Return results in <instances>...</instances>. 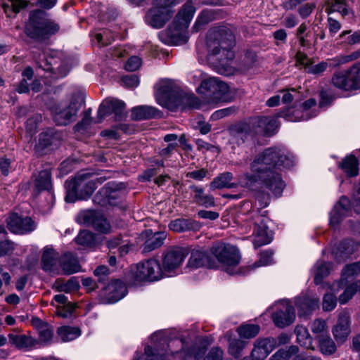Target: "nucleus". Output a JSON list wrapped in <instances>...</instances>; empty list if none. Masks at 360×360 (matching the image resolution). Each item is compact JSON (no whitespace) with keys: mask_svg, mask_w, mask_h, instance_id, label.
Returning <instances> with one entry per match:
<instances>
[{"mask_svg":"<svg viewBox=\"0 0 360 360\" xmlns=\"http://www.w3.org/2000/svg\"><path fill=\"white\" fill-rule=\"evenodd\" d=\"M75 308V304L68 302L63 307H58L56 314L65 319L70 318L72 316Z\"/></svg>","mask_w":360,"mask_h":360,"instance_id":"nucleus-62","label":"nucleus"},{"mask_svg":"<svg viewBox=\"0 0 360 360\" xmlns=\"http://www.w3.org/2000/svg\"><path fill=\"white\" fill-rule=\"evenodd\" d=\"M274 338L258 339L251 352L252 360H264L275 349Z\"/></svg>","mask_w":360,"mask_h":360,"instance_id":"nucleus-27","label":"nucleus"},{"mask_svg":"<svg viewBox=\"0 0 360 360\" xmlns=\"http://www.w3.org/2000/svg\"><path fill=\"white\" fill-rule=\"evenodd\" d=\"M77 244L89 248H94L98 245L96 233L89 230H82L75 238Z\"/></svg>","mask_w":360,"mask_h":360,"instance_id":"nucleus-37","label":"nucleus"},{"mask_svg":"<svg viewBox=\"0 0 360 360\" xmlns=\"http://www.w3.org/2000/svg\"><path fill=\"white\" fill-rule=\"evenodd\" d=\"M60 143L61 134L60 133H55L53 134L51 129L46 131V151L58 148L60 146Z\"/></svg>","mask_w":360,"mask_h":360,"instance_id":"nucleus-51","label":"nucleus"},{"mask_svg":"<svg viewBox=\"0 0 360 360\" xmlns=\"http://www.w3.org/2000/svg\"><path fill=\"white\" fill-rule=\"evenodd\" d=\"M319 299L308 295H302L295 298V305L298 316L308 319L312 313L319 308Z\"/></svg>","mask_w":360,"mask_h":360,"instance_id":"nucleus-24","label":"nucleus"},{"mask_svg":"<svg viewBox=\"0 0 360 360\" xmlns=\"http://www.w3.org/2000/svg\"><path fill=\"white\" fill-rule=\"evenodd\" d=\"M317 341L321 352L324 355H332L337 349L335 343L328 335H320L317 337Z\"/></svg>","mask_w":360,"mask_h":360,"instance_id":"nucleus-39","label":"nucleus"},{"mask_svg":"<svg viewBox=\"0 0 360 360\" xmlns=\"http://www.w3.org/2000/svg\"><path fill=\"white\" fill-rule=\"evenodd\" d=\"M91 110L89 108L84 112V116L82 120L77 122L75 126L76 131H80L86 129L91 124L92 119L91 117Z\"/></svg>","mask_w":360,"mask_h":360,"instance_id":"nucleus-63","label":"nucleus"},{"mask_svg":"<svg viewBox=\"0 0 360 360\" xmlns=\"http://www.w3.org/2000/svg\"><path fill=\"white\" fill-rule=\"evenodd\" d=\"M249 123L251 125L254 136L257 135L270 136L274 134L278 127L276 119L271 117H252L249 120Z\"/></svg>","mask_w":360,"mask_h":360,"instance_id":"nucleus-21","label":"nucleus"},{"mask_svg":"<svg viewBox=\"0 0 360 360\" xmlns=\"http://www.w3.org/2000/svg\"><path fill=\"white\" fill-rule=\"evenodd\" d=\"M166 238L165 232H156L148 238L142 245V252L148 253L161 247Z\"/></svg>","mask_w":360,"mask_h":360,"instance_id":"nucleus-36","label":"nucleus"},{"mask_svg":"<svg viewBox=\"0 0 360 360\" xmlns=\"http://www.w3.org/2000/svg\"><path fill=\"white\" fill-rule=\"evenodd\" d=\"M230 333L231 332H227L226 334V337H229V352L235 358H239L242 355L241 352L245 346L246 342L240 339H230Z\"/></svg>","mask_w":360,"mask_h":360,"instance_id":"nucleus-44","label":"nucleus"},{"mask_svg":"<svg viewBox=\"0 0 360 360\" xmlns=\"http://www.w3.org/2000/svg\"><path fill=\"white\" fill-rule=\"evenodd\" d=\"M104 294L111 303L117 302L124 297L127 292V288L125 284L119 279L110 281L104 287H102Z\"/></svg>","mask_w":360,"mask_h":360,"instance_id":"nucleus-28","label":"nucleus"},{"mask_svg":"<svg viewBox=\"0 0 360 360\" xmlns=\"http://www.w3.org/2000/svg\"><path fill=\"white\" fill-rule=\"evenodd\" d=\"M218 11L212 9H204L198 16V18L205 25L217 19Z\"/></svg>","mask_w":360,"mask_h":360,"instance_id":"nucleus-58","label":"nucleus"},{"mask_svg":"<svg viewBox=\"0 0 360 360\" xmlns=\"http://www.w3.org/2000/svg\"><path fill=\"white\" fill-rule=\"evenodd\" d=\"M360 274V262L347 264L342 271L341 282L347 277L357 276Z\"/></svg>","mask_w":360,"mask_h":360,"instance_id":"nucleus-52","label":"nucleus"},{"mask_svg":"<svg viewBox=\"0 0 360 360\" xmlns=\"http://www.w3.org/2000/svg\"><path fill=\"white\" fill-rule=\"evenodd\" d=\"M358 291L360 292V280L354 282L345 288L339 296L340 303L342 304H346Z\"/></svg>","mask_w":360,"mask_h":360,"instance_id":"nucleus-45","label":"nucleus"},{"mask_svg":"<svg viewBox=\"0 0 360 360\" xmlns=\"http://www.w3.org/2000/svg\"><path fill=\"white\" fill-rule=\"evenodd\" d=\"M163 271L160 262L154 259H148L139 264L134 273L137 281H155L163 277Z\"/></svg>","mask_w":360,"mask_h":360,"instance_id":"nucleus-13","label":"nucleus"},{"mask_svg":"<svg viewBox=\"0 0 360 360\" xmlns=\"http://www.w3.org/2000/svg\"><path fill=\"white\" fill-rule=\"evenodd\" d=\"M274 254V252L270 249L261 252L259 259L255 264V266L271 264L273 262Z\"/></svg>","mask_w":360,"mask_h":360,"instance_id":"nucleus-61","label":"nucleus"},{"mask_svg":"<svg viewBox=\"0 0 360 360\" xmlns=\"http://www.w3.org/2000/svg\"><path fill=\"white\" fill-rule=\"evenodd\" d=\"M311 330L314 334H315V338L320 335H328L327 333V325L324 320L321 319H315L311 326Z\"/></svg>","mask_w":360,"mask_h":360,"instance_id":"nucleus-53","label":"nucleus"},{"mask_svg":"<svg viewBox=\"0 0 360 360\" xmlns=\"http://www.w3.org/2000/svg\"><path fill=\"white\" fill-rule=\"evenodd\" d=\"M293 163L292 157L286 150L269 148L255 156L250 164V172L241 175L239 181L243 188L253 193L260 209L266 207L271 196L264 188L280 197L285 187L280 167L289 168Z\"/></svg>","mask_w":360,"mask_h":360,"instance_id":"nucleus-1","label":"nucleus"},{"mask_svg":"<svg viewBox=\"0 0 360 360\" xmlns=\"http://www.w3.org/2000/svg\"><path fill=\"white\" fill-rule=\"evenodd\" d=\"M195 12V8L185 4L177 13L174 22L162 34V41L171 45L186 44L189 39L187 28Z\"/></svg>","mask_w":360,"mask_h":360,"instance_id":"nucleus-4","label":"nucleus"},{"mask_svg":"<svg viewBox=\"0 0 360 360\" xmlns=\"http://www.w3.org/2000/svg\"><path fill=\"white\" fill-rule=\"evenodd\" d=\"M235 45V37L232 31L224 26L211 29L207 37L208 56L219 65L224 66L234 56L232 49Z\"/></svg>","mask_w":360,"mask_h":360,"instance_id":"nucleus-3","label":"nucleus"},{"mask_svg":"<svg viewBox=\"0 0 360 360\" xmlns=\"http://www.w3.org/2000/svg\"><path fill=\"white\" fill-rule=\"evenodd\" d=\"M337 304V298L333 293H326L323 298V309L325 311H332Z\"/></svg>","mask_w":360,"mask_h":360,"instance_id":"nucleus-60","label":"nucleus"},{"mask_svg":"<svg viewBox=\"0 0 360 360\" xmlns=\"http://www.w3.org/2000/svg\"><path fill=\"white\" fill-rule=\"evenodd\" d=\"M260 330L257 324L242 325L238 328L237 331L241 338L250 339L257 336Z\"/></svg>","mask_w":360,"mask_h":360,"instance_id":"nucleus-46","label":"nucleus"},{"mask_svg":"<svg viewBox=\"0 0 360 360\" xmlns=\"http://www.w3.org/2000/svg\"><path fill=\"white\" fill-rule=\"evenodd\" d=\"M156 99L158 103L171 111L178 108L182 110L198 109L200 101L193 94H186L169 79L162 80L158 84Z\"/></svg>","mask_w":360,"mask_h":360,"instance_id":"nucleus-2","label":"nucleus"},{"mask_svg":"<svg viewBox=\"0 0 360 360\" xmlns=\"http://www.w3.org/2000/svg\"><path fill=\"white\" fill-rule=\"evenodd\" d=\"M81 222L87 226H91L96 232L101 234H109L112 231V226L105 214L94 210L82 211L79 214Z\"/></svg>","mask_w":360,"mask_h":360,"instance_id":"nucleus-12","label":"nucleus"},{"mask_svg":"<svg viewBox=\"0 0 360 360\" xmlns=\"http://www.w3.org/2000/svg\"><path fill=\"white\" fill-rule=\"evenodd\" d=\"M110 269L107 266L101 265L96 267L94 271V276L97 278V283L104 287L109 283Z\"/></svg>","mask_w":360,"mask_h":360,"instance_id":"nucleus-49","label":"nucleus"},{"mask_svg":"<svg viewBox=\"0 0 360 360\" xmlns=\"http://www.w3.org/2000/svg\"><path fill=\"white\" fill-rule=\"evenodd\" d=\"M33 194L35 197L45 190V170H41L32 175Z\"/></svg>","mask_w":360,"mask_h":360,"instance_id":"nucleus-43","label":"nucleus"},{"mask_svg":"<svg viewBox=\"0 0 360 360\" xmlns=\"http://www.w3.org/2000/svg\"><path fill=\"white\" fill-rule=\"evenodd\" d=\"M173 14L174 11L170 8L153 5L147 11L145 20L151 27L160 29L172 18Z\"/></svg>","mask_w":360,"mask_h":360,"instance_id":"nucleus-18","label":"nucleus"},{"mask_svg":"<svg viewBox=\"0 0 360 360\" xmlns=\"http://www.w3.org/2000/svg\"><path fill=\"white\" fill-rule=\"evenodd\" d=\"M257 59V55L252 51H248L245 53L244 58L240 64V69L242 71H247L250 69Z\"/></svg>","mask_w":360,"mask_h":360,"instance_id":"nucleus-56","label":"nucleus"},{"mask_svg":"<svg viewBox=\"0 0 360 360\" xmlns=\"http://www.w3.org/2000/svg\"><path fill=\"white\" fill-rule=\"evenodd\" d=\"M105 188H108V193L107 194V199L109 201L108 205H117V200L120 198V193L117 188L115 186V184L109 182L105 184Z\"/></svg>","mask_w":360,"mask_h":360,"instance_id":"nucleus-54","label":"nucleus"},{"mask_svg":"<svg viewBox=\"0 0 360 360\" xmlns=\"http://www.w3.org/2000/svg\"><path fill=\"white\" fill-rule=\"evenodd\" d=\"M299 352V347L291 345L286 349H281L276 352L269 360H289L294 354Z\"/></svg>","mask_w":360,"mask_h":360,"instance_id":"nucleus-47","label":"nucleus"},{"mask_svg":"<svg viewBox=\"0 0 360 360\" xmlns=\"http://www.w3.org/2000/svg\"><path fill=\"white\" fill-rule=\"evenodd\" d=\"M266 215L267 211H263L261 214H256L253 217L255 224L253 245L255 248L269 244L272 240V233L268 230Z\"/></svg>","mask_w":360,"mask_h":360,"instance_id":"nucleus-15","label":"nucleus"},{"mask_svg":"<svg viewBox=\"0 0 360 360\" xmlns=\"http://www.w3.org/2000/svg\"><path fill=\"white\" fill-rule=\"evenodd\" d=\"M339 167L349 176H356L359 174V160L354 155L346 156L339 163Z\"/></svg>","mask_w":360,"mask_h":360,"instance_id":"nucleus-35","label":"nucleus"},{"mask_svg":"<svg viewBox=\"0 0 360 360\" xmlns=\"http://www.w3.org/2000/svg\"><path fill=\"white\" fill-rule=\"evenodd\" d=\"M229 131L232 136L240 139L243 143L249 136H254L249 122L237 123L229 129Z\"/></svg>","mask_w":360,"mask_h":360,"instance_id":"nucleus-34","label":"nucleus"},{"mask_svg":"<svg viewBox=\"0 0 360 360\" xmlns=\"http://www.w3.org/2000/svg\"><path fill=\"white\" fill-rule=\"evenodd\" d=\"M6 225L11 232L17 234H26L36 228L35 222L30 217H22L15 213L6 219Z\"/></svg>","mask_w":360,"mask_h":360,"instance_id":"nucleus-22","label":"nucleus"},{"mask_svg":"<svg viewBox=\"0 0 360 360\" xmlns=\"http://www.w3.org/2000/svg\"><path fill=\"white\" fill-rule=\"evenodd\" d=\"M200 91L212 101H226L229 91L227 84L215 77H210L202 81Z\"/></svg>","mask_w":360,"mask_h":360,"instance_id":"nucleus-14","label":"nucleus"},{"mask_svg":"<svg viewBox=\"0 0 360 360\" xmlns=\"http://www.w3.org/2000/svg\"><path fill=\"white\" fill-rule=\"evenodd\" d=\"M190 189L195 193L193 200L197 204L205 207H211L215 206L214 198L210 194H205L202 187L195 185L190 186Z\"/></svg>","mask_w":360,"mask_h":360,"instance_id":"nucleus-33","label":"nucleus"},{"mask_svg":"<svg viewBox=\"0 0 360 360\" xmlns=\"http://www.w3.org/2000/svg\"><path fill=\"white\" fill-rule=\"evenodd\" d=\"M194 224L195 221L191 219L179 218L172 221L169 224V228L176 232H184L193 229Z\"/></svg>","mask_w":360,"mask_h":360,"instance_id":"nucleus-42","label":"nucleus"},{"mask_svg":"<svg viewBox=\"0 0 360 360\" xmlns=\"http://www.w3.org/2000/svg\"><path fill=\"white\" fill-rule=\"evenodd\" d=\"M124 110L125 103L123 101L113 98H106L99 106L97 122H101L105 116L111 114L115 115L116 120H122L125 115Z\"/></svg>","mask_w":360,"mask_h":360,"instance_id":"nucleus-19","label":"nucleus"},{"mask_svg":"<svg viewBox=\"0 0 360 360\" xmlns=\"http://www.w3.org/2000/svg\"><path fill=\"white\" fill-rule=\"evenodd\" d=\"M108 188H105V185L102 187L94 195L93 198L94 203L101 207H106L109 204V201L107 199Z\"/></svg>","mask_w":360,"mask_h":360,"instance_id":"nucleus-57","label":"nucleus"},{"mask_svg":"<svg viewBox=\"0 0 360 360\" xmlns=\"http://www.w3.org/2000/svg\"><path fill=\"white\" fill-rule=\"evenodd\" d=\"M67 202H75L77 200H86L90 198L96 188V182L88 181L82 176H77L65 184Z\"/></svg>","mask_w":360,"mask_h":360,"instance_id":"nucleus-7","label":"nucleus"},{"mask_svg":"<svg viewBox=\"0 0 360 360\" xmlns=\"http://www.w3.org/2000/svg\"><path fill=\"white\" fill-rule=\"evenodd\" d=\"M332 263L319 260L314 265V283L319 285L327 277L332 269Z\"/></svg>","mask_w":360,"mask_h":360,"instance_id":"nucleus-38","label":"nucleus"},{"mask_svg":"<svg viewBox=\"0 0 360 360\" xmlns=\"http://www.w3.org/2000/svg\"><path fill=\"white\" fill-rule=\"evenodd\" d=\"M8 338L11 343L14 345L18 349H30L39 344V340H37L28 335L10 333L8 335Z\"/></svg>","mask_w":360,"mask_h":360,"instance_id":"nucleus-32","label":"nucleus"},{"mask_svg":"<svg viewBox=\"0 0 360 360\" xmlns=\"http://www.w3.org/2000/svg\"><path fill=\"white\" fill-rule=\"evenodd\" d=\"M84 101L79 97H72L68 105H61L53 101L46 103L53 122L58 126H67L77 120V113L82 108Z\"/></svg>","mask_w":360,"mask_h":360,"instance_id":"nucleus-6","label":"nucleus"},{"mask_svg":"<svg viewBox=\"0 0 360 360\" xmlns=\"http://www.w3.org/2000/svg\"><path fill=\"white\" fill-rule=\"evenodd\" d=\"M210 252L217 262L226 266H236L240 261L238 249L229 243H215L210 248Z\"/></svg>","mask_w":360,"mask_h":360,"instance_id":"nucleus-10","label":"nucleus"},{"mask_svg":"<svg viewBox=\"0 0 360 360\" xmlns=\"http://www.w3.org/2000/svg\"><path fill=\"white\" fill-rule=\"evenodd\" d=\"M233 174L231 172H226L219 174L210 184L212 191L221 189L224 188H236L238 186V183L231 182Z\"/></svg>","mask_w":360,"mask_h":360,"instance_id":"nucleus-31","label":"nucleus"},{"mask_svg":"<svg viewBox=\"0 0 360 360\" xmlns=\"http://www.w3.org/2000/svg\"><path fill=\"white\" fill-rule=\"evenodd\" d=\"M187 266L192 269L201 267L215 269L218 267L217 261L212 257L210 249L207 250L203 248L191 250Z\"/></svg>","mask_w":360,"mask_h":360,"instance_id":"nucleus-17","label":"nucleus"},{"mask_svg":"<svg viewBox=\"0 0 360 360\" xmlns=\"http://www.w3.org/2000/svg\"><path fill=\"white\" fill-rule=\"evenodd\" d=\"M160 112L149 105H139L131 109V117L134 120L153 119L160 115Z\"/></svg>","mask_w":360,"mask_h":360,"instance_id":"nucleus-30","label":"nucleus"},{"mask_svg":"<svg viewBox=\"0 0 360 360\" xmlns=\"http://www.w3.org/2000/svg\"><path fill=\"white\" fill-rule=\"evenodd\" d=\"M351 203L348 198L342 196L330 214V224L337 226L350 212Z\"/></svg>","mask_w":360,"mask_h":360,"instance_id":"nucleus-26","label":"nucleus"},{"mask_svg":"<svg viewBox=\"0 0 360 360\" xmlns=\"http://www.w3.org/2000/svg\"><path fill=\"white\" fill-rule=\"evenodd\" d=\"M82 270L76 255L68 252L62 255L46 247V272L54 275H71Z\"/></svg>","mask_w":360,"mask_h":360,"instance_id":"nucleus-5","label":"nucleus"},{"mask_svg":"<svg viewBox=\"0 0 360 360\" xmlns=\"http://www.w3.org/2000/svg\"><path fill=\"white\" fill-rule=\"evenodd\" d=\"M40 259V266L45 270V248L39 250L38 248H32L26 259V267L29 271H35L39 266Z\"/></svg>","mask_w":360,"mask_h":360,"instance_id":"nucleus-29","label":"nucleus"},{"mask_svg":"<svg viewBox=\"0 0 360 360\" xmlns=\"http://www.w3.org/2000/svg\"><path fill=\"white\" fill-rule=\"evenodd\" d=\"M238 108L236 106H231L226 108L218 110L212 113L211 120L217 121L226 117L231 116L237 113Z\"/></svg>","mask_w":360,"mask_h":360,"instance_id":"nucleus-55","label":"nucleus"},{"mask_svg":"<svg viewBox=\"0 0 360 360\" xmlns=\"http://www.w3.org/2000/svg\"><path fill=\"white\" fill-rule=\"evenodd\" d=\"M271 318L276 327L283 328L291 325L295 320V309L289 302H283L278 305Z\"/></svg>","mask_w":360,"mask_h":360,"instance_id":"nucleus-20","label":"nucleus"},{"mask_svg":"<svg viewBox=\"0 0 360 360\" xmlns=\"http://www.w3.org/2000/svg\"><path fill=\"white\" fill-rule=\"evenodd\" d=\"M357 249V245L352 239H345L340 242L338 250L342 256H349Z\"/></svg>","mask_w":360,"mask_h":360,"instance_id":"nucleus-50","label":"nucleus"},{"mask_svg":"<svg viewBox=\"0 0 360 360\" xmlns=\"http://www.w3.org/2000/svg\"><path fill=\"white\" fill-rule=\"evenodd\" d=\"M33 328L37 331L39 337V342L45 340V323L40 319L33 316L31 319Z\"/></svg>","mask_w":360,"mask_h":360,"instance_id":"nucleus-59","label":"nucleus"},{"mask_svg":"<svg viewBox=\"0 0 360 360\" xmlns=\"http://www.w3.org/2000/svg\"><path fill=\"white\" fill-rule=\"evenodd\" d=\"M297 342L303 347H308L311 342V338L307 328L302 326H297L295 329Z\"/></svg>","mask_w":360,"mask_h":360,"instance_id":"nucleus-48","label":"nucleus"},{"mask_svg":"<svg viewBox=\"0 0 360 360\" xmlns=\"http://www.w3.org/2000/svg\"><path fill=\"white\" fill-rule=\"evenodd\" d=\"M25 32L35 41L40 42L45 39V11L43 8L30 12Z\"/></svg>","mask_w":360,"mask_h":360,"instance_id":"nucleus-11","label":"nucleus"},{"mask_svg":"<svg viewBox=\"0 0 360 360\" xmlns=\"http://www.w3.org/2000/svg\"><path fill=\"white\" fill-rule=\"evenodd\" d=\"M57 333L63 342H68L78 338L81 335V330L77 327L65 326L59 327Z\"/></svg>","mask_w":360,"mask_h":360,"instance_id":"nucleus-41","label":"nucleus"},{"mask_svg":"<svg viewBox=\"0 0 360 360\" xmlns=\"http://www.w3.org/2000/svg\"><path fill=\"white\" fill-rule=\"evenodd\" d=\"M70 71V66L64 53L59 50H46V79L55 82L65 77ZM48 82L46 81V83Z\"/></svg>","mask_w":360,"mask_h":360,"instance_id":"nucleus-8","label":"nucleus"},{"mask_svg":"<svg viewBox=\"0 0 360 360\" xmlns=\"http://www.w3.org/2000/svg\"><path fill=\"white\" fill-rule=\"evenodd\" d=\"M7 231L4 226H0V257L12 254L14 243L8 239Z\"/></svg>","mask_w":360,"mask_h":360,"instance_id":"nucleus-40","label":"nucleus"},{"mask_svg":"<svg viewBox=\"0 0 360 360\" xmlns=\"http://www.w3.org/2000/svg\"><path fill=\"white\" fill-rule=\"evenodd\" d=\"M97 41L102 46H108L114 40V36L109 31H104L103 33H98L95 35Z\"/></svg>","mask_w":360,"mask_h":360,"instance_id":"nucleus-64","label":"nucleus"},{"mask_svg":"<svg viewBox=\"0 0 360 360\" xmlns=\"http://www.w3.org/2000/svg\"><path fill=\"white\" fill-rule=\"evenodd\" d=\"M168 347L172 354H180L181 357L186 360L193 357L194 360H200L206 352L205 347H188L187 343L183 339L171 340Z\"/></svg>","mask_w":360,"mask_h":360,"instance_id":"nucleus-16","label":"nucleus"},{"mask_svg":"<svg viewBox=\"0 0 360 360\" xmlns=\"http://www.w3.org/2000/svg\"><path fill=\"white\" fill-rule=\"evenodd\" d=\"M350 316L347 311H341L332 333L337 342H344L350 334Z\"/></svg>","mask_w":360,"mask_h":360,"instance_id":"nucleus-25","label":"nucleus"},{"mask_svg":"<svg viewBox=\"0 0 360 360\" xmlns=\"http://www.w3.org/2000/svg\"><path fill=\"white\" fill-rule=\"evenodd\" d=\"M334 86L344 91L360 89V63H356L345 72H336L331 78Z\"/></svg>","mask_w":360,"mask_h":360,"instance_id":"nucleus-9","label":"nucleus"},{"mask_svg":"<svg viewBox=\"0 0 360 360\" xmlns=\"http://www.w3.org/2000/svg\"><path fill=\"white\" fill-rule=\"evenodd\" d=\"M189 252V250L186 248L175 247L169 249L163 257L165 271L171 272L177 269Z\"/></svg>","mask_w":360,"mask_h":360,"instance_id":"nucleus-23","label":"nucleus"}]
</instances>
